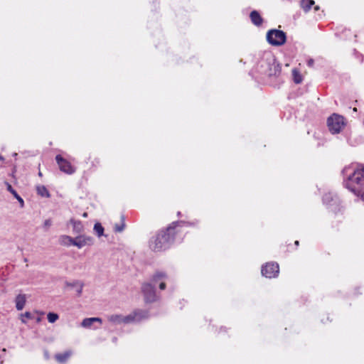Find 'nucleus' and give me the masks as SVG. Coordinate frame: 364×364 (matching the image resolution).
Listing matches in <instances>:
<instances>
[{
  "label": "nucleus",
  "instance_id": "nucleus-10",
  "mask_svg": "<svg viewBox=\"0 0 364 364\" xmlns=\"http://www.w3.org/2000/svg\"><path fill=\"white\" fill-rule=\"evenodd\" d=\"M108 321L114 324L119 325L122 323H130V318L127 316H123L122 314H112L107 316Z\"/></svg>",
  "mask_w": 364,
  "mask_h": 364
},
{
  "label": "nucleus",
  "instance_id": "nucleus-29",
  "mask_svg": "<svg viewBox=\"0 0 364 364\" xmlns=\"http://www.w3.org/2000/svg\"><path fill=\"white\" fill-rule=\"evenodd\" d=\"M314 61L313 59L310 58L307 60V65L309 66V67H312L314 65Z\"/></svg>",
  "mask_w": 364,
  "mask_h": 364
},
{
  "label": "nucleus",
  "instance_id": "nucleus-35",
  "mask_svg": "<svg viewBox=\"0 0 364 364\" xmlns=\"http://www.w3.org/2000/svg\"><path fill=\"white\" fill-rule=\"evenodd\" d=\"M124 218L123 215H122V220H124Z\"/></svg>",
  "mask_w": 364,
  "mask_h": 364
},
{
  "label": "nucleus",
  "instance_id": "nucleus-33",
  "mask_svg": "<svg viewBox=\"0 0 364 364\" xmlns=\"http://www.w3.org/2000/svg\"><path fill=\"white\" fill-rule=\"evenodd\" d=\"M295 245H299V242H298V241H296V242H295Z\"/></svg>",
  "mask_w": 364,
  "mask_h": 364
},
{
  "label": "nucleus",
  "instance_id": "nucleus-15",
  "mask_svg": "<svg viewBox=\"0 0 364 364\" xmlns=\"http://www.w3.org/2000/svg\"><path fill=\"white\" fill-rule=\"evenodd\" d=\"M7 190L18 200L21 208L24 206V201L23 198L18 194V193L12 188L11 185L6 183Z\"/></svg>",
  "mask_w": 364,
  "mask_h": 364
},
{
  "label": "nucleus",
  "instance_id": "nucleus-13",
  "mask_svg": "<svg viewBox=\"0 0 364 364\" xmlns=\"http://www.w3.org/2000/svg\"><path fill=\"white\" fill-rule=\"evenodd\" d=\"M250 18L252 23L257 26H260L263 21L262 18L257 11H252L250 13Z\"/></svg>",
  "mask_w": 364,
  "mask_h": 364
},
{
  "label": "nucleus",
  "instance_id": "nucleus-28",
  "mask_svg": "<svg viewBox=\"0 0 364 364\" xmlns=\"http://www.w3.org/2000/svg\"><path fill=\"white\" fill-rule=\"evenodd\" d=\"M52 225V221L50 219L46 220L44 221L43 225L46 228H49Z\"/></svg>",
  "mask_w": 364,
  "mask_h": 364
},
{
  "label": "nucleus",
  "instance_id": "nucleus-18",
  "mask_svg": "<svg viewBox=\"0 0 364 364\" xmlns=\"http://www.w3.org/2000/svg\"><path fill=\"white\" fill-rule=\"evenodd\" d=\"M314 4V1L313 0H301L300 2L301 7L305 12L309 11Z\"/></svg>",
  "mask_w": 364,
  "mask_h": 364
},
{
  "label": "nucleus",
  "instance_id": "nucleus-7",
  "mask_svg": "<svg viewBox=\"0 0 364 364\" xmlns=\"http://www.w3.org/2000/svg\"><path fill=\"white\" fill-rule=\"evenodd\" d=\"M55 160L61 171L68 174H72L75 172V168L66 159H63L60 155H57Z\"/></svg>",
  "mask_w": 364,
  "mask_h": 364
},
{
  "label": "nucleus",
  "instance_id": "nucleus-16",
  "mask_svg": "<svg viewBox=\"0 0 364 364\" xmlns=\"http://www.w3.org/2000/svg\"><path fill=\"white\" fill-rule=\"evenodd\" d=\"M73 240L70 236L68 235H61L59 238V242L61 245L70 247L71 245L73 246Z\"/></svg>",
  "mask_w": 364,
  "mask_h": 364
},
{
  "label": "nucleus",
  "instance_id": "nucleus-25",
  "mask_svg": "<svg viewBox=\"0 0 364 364\" xmlns=\"http://www.w3.org/2000/svg\"><path fill=\"white\" fill-rule=\"evenodd\" d=\"M333 200V197L331 193H328L323 196V201L326 204H329L331 201Z\"/></svg>",
  "mask_w": 364,
  "mask_h": 364
},
{
  "label": "nucleus",
  "instance_id": "nucleus-32",
  "mask_svg": "<svg viewBox=\"0 0 364 364\" xmlns=\"http://www.w3.org/2000/svg\"><path fill=\"white\" fill-rule=\"evenodd\" d=\"M83 217H87V213H85L83 214Z\"/></svg>",
  "mask_w": 364,
  "mask_h": 364
},
{
  "label": "nucleus",
  "instance_id": "nucleus-4",
  "mask_svg": "<svg viewBox=\"0 0 364 364\" xmlns=\"http://www.w3.org/2000/svg\"><path fill=\"white\" fill-rule=\"evenodd\" d=\"M286 40V34L282 31L272 29L269 30L267 33V41L272 46H282L285 43Z\"/></svg>",
  "mask_w": 364,
  "mask_h": 364
},
{
  "label": "nucleus",
  "instance_id": "nucleus-31",
  "mask_svg": "<svg viewBox=\"0 0 364 364\" xmlns=\"http://www.w3.org/2000/svg\"><path fill=\"white\" fill-rule=\"evenodd\" d=\"M0 160H1V161H3V160H4V158H3L1 156H0Z\"/></svg>",
  "mask_w": 364,
  "mask_h": 364
},
{
  "label": "nucleus",
  "instance_id": "nucleus-11",
  "mask_svg": "<svg viewBox=\"0 0 364 364\" xmlns=\"http://www.w3.org/2000/svg\"><path fill=\"white\" fill-rule=\"evenodd\" d=\"M166 278V275L164 273L156 272L153 276L151 282L154 284H156L158 282L161 281L159 284V288H160V289L164 290L166 288V284L163 280L165 279Z\"/></svg>",
  "mask_w": 364,
  "mask_h": 364
},
{
  "label": "nucleus",
  "instance_id": "nucleus-8",
  "mask_svg": "<svg viewBox=\"0 0 364 364\" xmlns=\"http://www.w3.org/2000/svg\"><path fill=\"white\" fill-rule=\"evenodd\" d=\"M92 244L93 239L90 236L79 235L73 240V246H75L79 249H81L86 245H92Z\"/></svg>",
  "mask_w": 364,
  "mask_h": 364
},
{
  "label": "nucleus",
  "instance_id": "nucleus-19",
  "mask_svg": "<svg viewBox=\"0 0 364 364\" xmlns=\"http://www.w3.org/2000/svg\"><path fill=\"white\" fill-rule=\"evenodd\" d=\"M71 355V352L70 351H66L63 353H59V354H57L55 355V359L59 362V363H64L65 362L68 358Z\"/></svg>",
  "mask_w": 364,
  "mask_h": 364
},
{
  "label": "nucleus",
  "instance_id": "nucleus-21",
  "mask_svg": "<svg viewBox=\"0 0 364 364\" xmlns=\"http://www.w3.org/2000/svg\"><path fill=\"white\" fill-rule=\"evenodd\" d=\"M70 223L73 224V230L75 232L79 233L82 230V224L80 221L70 220Z\"/></svg>",
  "mask_w": 364,
  "mask_h": 364
},
{
  "label": "nucleus",
  "instance_id": "nucleus-5",
  "mask_svg": "<svg viewBox=\"0 0 364 364\" xmlns=\"http://www.w3.org/2000/svg\"><path fill=\"white\" fill-rule=\"evenodd\" d=\"M141 291L144 294V300L146 303H151L156 300L157 296L156 295L155 289L151 284H143L141 286Z\"/></svg>",
  "mask_w": 364,
  "mask_h": 364
},
{
  "label": "nucleus",
  "instance_id": "nucleus-14",
  "mask_svg": "<svg viewBox=\"0 0 364 364\" xmlns=\"http://www.w3.org/2000/svg\"><path fill=\"white\" fill-rule=\"evenodd\" d=\"M26 296L24 294H18L16 297V307L17 310H22L26 304Z\"/></svg>",
  "mask_w": 364,
  "mask_h": 364
},
{
  "label": "nucleus",
  "instance_id": "nucleus-23",
  "mask_svg": "<svg viewBox=\"0 0 364 364\" xmlns=\"http://www.w3.org/2000/svg\"><path fill=\"white\" fill-rule=\"evenodd\" d=\"M94 230L98 237H100L103 235L104 228L102 226L100 223H96L94 225Z\"/></svg>",
  "mask_w": 364,
  "mask_h": 364
},
{
  "label": "nucleus",
  "instance_id": "nucleus-9",
  "mask_svg": "<svg viewBox=\"0 0 364 364\" xmlns=\"http://www.w3.org/2000/svg\"><path fill=\"white\" fill-rule=\"evenodd\" d=\"M127 317L130 318V323L140 322L149 318V313L144 310H136L127 315Z\"/></svg>",
  "mask_w": 364,
  "mask_h": 364
},
{
  "label": "nucleus",
  "instance_id": "nucleus-22",
  "mask_svg": "<svg viewBox=\"0 0 364 364\" xmlns=\"http://www.w3.org/2000/svg\"><path fill=\"white\" fill-rule=\"evenodd\" d=\"M292 75H293V80H294V82L296 84H299L302 82V76L299 73V72L298 70H296V69H294L292 70Z\"/></svg>",
  "mask_w": 364,
  "mask_h": 364
},
{
  "label": "nucleus",
  "instance_id": "nucleus-34",
  "mask_svg": "<svg viewBox=\"0 0 364 364\" xmlns=\"http://www.w3.org/2000/svg\"><path fill=\"white\" fill-rule=\"evenodd\" d=\"M353 111H354V112H356V111H357V109H356V108H354V109H353Z\"/></svg>",
  "mask_w": 364,
  "mask_h": 364
},
{
  "label": "nucleus",
  "instance_id": "nucleus-26",
  "mask_svg": "<svg viewBox=\"0 0 364 364\" xmlns=\"http://www.w3.org/2000/svg\"><path fill=\"white\" fill-rule=\"evenodd\" d=\"M24 317L30 319L32 318V316H31V314L28 311L25 312L23 314L21 315V321H22V323H26V321L24 319Z\"/></svg>",
  "mask_w": 364,
  "mask_h": 364
},
{
  "label": "nucleus",
  "instance_id": "nucleus-27",
  "mask_svg": "<svg viewBox=\"0 0 364 364\" xmlns=\"http://www.w3.org/2000/svg\"><path fill=\"white\" fill-rule=\"evenodd\" d=\"M124 228V223H123L121 225H116L114 226V230L117 232H122Z\"/></svg>",
  "mask_w": 364,
  "mask_h": 364
},
{
  "label": "nucleus",
  "instance_id": "nucleus-24",
  "mask_svg": "<svg viewBox=\"0 0 364 364\" xmlns=\"http://www.w3.org/2000/svg\"><path fill=\"white\" fill-rule=\"evenodd\" d=\"M47 318H48V321L50 323H53L55 322L58 319L59 316L55 313L50 312V313L48 314Z\"/></svg>",
  "mask_w": 364,
  "mask_h": 364
},
{
  "label": "nucleus",
  "instance_id": "nucleus-12",
  "mask_svg": "<svg viewBox=\"0 0 364 364\" xmlns=\"http://www.w3.org/2000/svg\"><path fill=\"white\" fill-rule=\"evenodd\" d=\"M95 322H98L101 324L102 321L98 317L87 318L82 320L81 326L83 328H90Z\"/></svg>",
  "mask_w": 364,
  "mask_h": 364
},
{
  "label": "nucleus",
  "instance_id": "nucleus-6",
  "mask_svg": "<svg viewBox=\"0 0 364 364\" xmlns=\"http://www.w3.org/2000/svg\"><path fill=\"white\" fill-rule=\"evenodd\" d=\"M262 274L267 278H274L278 276L279 268L277 263H267L262 267Z\"/></svg>",
  "mask_w": 364,
  "mask_h": 364
},
{
  "label": "nucleus",
  "instance_id": "nucleus-20",
  "mask_svg": "<svg viewBox=\"0 0 364 364\" xmlns=\"http://www.w3.org/2000/svg\"><path fill=\"white\" fill-rule=\"evenodd\" d=\"M68 286L75 288L76 292L78 295H80L82 291L83 284L81 282L75 281L71 284H68Z\"/></svg>",
  "mask_w": 364,
  "mask_h": 364
},
{
  "label": "nucleus",
  "instance_id": "nucleus-30",
  "mask_svg": "<svg viewBox=\"0 0 364 364\" xmlns=\"http://www.w3.org/2000/svg\"><path fill=\"white\" fill-rule=\"evenodd\" d=\"M314 9H315L316 11H317V10H318V9H319V7H318V6H316L314 7Z\"/></svg>",
  "mask_w": 364,
  "mask_h": 364
},
{
  "label": "nucleus",
  "instance_id": "nucleus-3",
  "mask_svg": "<svg viewBox=\"0 0 364 364\" xmlns=\"http://www.w3.org/2000/svg\"><path fill=\"white\" fill-rule=\"evenodd\" d=\"M328 127L332 134L339 133L346 125L345 119L343 116L333 114L328 118Z\"/></svg>",
  "mask_w": 364,
  "mask_h": 364
},
{
  "label": "nucleus",
  "instance_id": "nucleus-17",
  "mask_svg": "<svg viewBox=\"0 0 364 364\" xmlns=\"http://www.w3.org/2000/svg\"><path fill=\"white\" fill-rule=\"evenodd\" d=\"M37 193L41 197L50 198V195L45 186L39 185L36 186Z\"/></svg>",
  "mask_w": 364,
  "mask_h": 364
},
{
  "label": "nucleus",
  "instance_id": "nucleus-1",
  "mask_svg": "<svg viewBox=\"0 0 364 364\" xmlns=\"http://www.w3.org/2000/svg\"><path fill=\"white\" fill-rule=\"evenodd\" d=\"M343 174L346 176L344 186L355 195L360 196L364 201V168L352 170L350 167H345Z\"/></svg>",
  "mask_w": 364,
  "mask_h": 364
},
{
  "label": "nucleus",
  "instance_id": "nucleus-2",
  "mask_svg": "<svg viewBox=\"0 0 364 364\" xmlns=\"http://www.w3.org/2000/svg\"><path fill=\"white\" fill-rule=\"evenodd\" d=\"M180 222H173L166 229V231H161L149 241V247L155 252H160L168 248L174 240L176 228Z\"/></svg>",
  "mask_w": 364,
  "mask_h": 364
}]
</instances>
